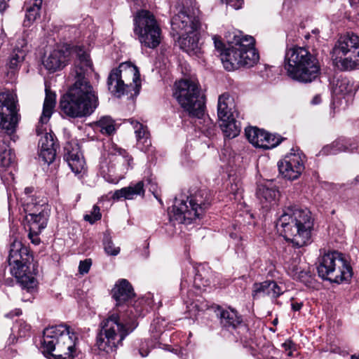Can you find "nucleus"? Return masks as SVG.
Here are the masks:
<instances>
[{
    "instance_id": "nucleus-1",
    "label": "nucleus",
    "mask_w": 359,
    "mask_h": 359,
    "mask_svg": "<svg viewBox=\"0 0 359 359\" xmlns=\"http://www.w3.org/2000/svg\"><path fill=\"white\" fill-rule=\"evenodd\" d=\"M70 57L75 58L71 73L74 83L60 101L61 111L71 118L90 115L98 106V97L86 74L92 71L88 53L81 46L65 44L52 50L43 60V65L50 72L63 68Z\"/></svg>"
},
{
    "instance_id": "nucleus-2",
    "label": "nucleus",
    "mask_w": 359,
    "mask_h": 359,
    "mask_svg": "<svg viewBox=\"0 0 359 359\" xmlns=\"http://www.w3.org/2000/svg\"><path fill=\"white\" fill-rule=\"evenodd\" d=\"M313 219L306 208L297 205L285 207L276 222V228L294 247L301 248L311 242Z\"/></svg>"
},
{
    "instance_id": "nucleus-3",
    "label": "nucleus",
    "mask_w": 359,
    "mask_h": 359,
    "mask_svg": "<svg viewBox=\"0 0 359 359\" xmlns=\"http://www.w3.org/2000/svg\"><path fill=\"white\" fill-rule=\"evenodd\" d=\"M16 94L6 90L0 93V129L6 134L0 143V172L15 164V154L8 142L12 139L19 120Z\"/></svg>"
},
{
    "instance_id": "nucleus-4",
    "label": "nucleus",
    "mask_w": 359,
    "mask_h": 359,
    "mask_svg": "<svg viewBox=\"0 0 359 359\" xmlns=\"http://www.w3.org/2000/svg\"><path fill=\"white\" fill-rule=\"evenodd\" d=\"M172 29L181 34L178 39L180 47L189 55H197L200 52L199 32L201 27V12L190 2L184 4L171 20Z\"/></svg>"
},
{
    "instance_id": "nucleus-5",
    "label": "nucleus",
    "mask_w": 359,
    "mask_h": 359,
    "mask_svg": "<svg viewBox=\"0 0 359 359\" xmlns=\"http://www.w3.org/2000/svg\"><path fill=\"white\" fill-rule=\"evenodd\" d=\"M77 339L66 325L51 326L43 330L41 348L50 359H73Z\"/></svg>"
},
{
    "instance_id": "nucleus-6",
    "label": "nucleus",
    "mask_w": 359,
    "mask_h": 359,
    "mask_svg": "<svg viewBox=\"0 0 359 359\" xmlns=\"http://www.w3.org/2000/svg\"><path fill=\"white\" fill-rule=\"evenodd\" d=\"M284 68L287 76L293 80L310 83L320 73V65L315 55L306 48L292 46L286 50Z\"/></svg>"
},
{
    "instance_id": "nucleus-7",
    "label": "nucleus",
    "mask_w": 359,
    "mask_h": 359,
    "mask_svg": "<svg viewBox=\"0 0 359 359\" xmlns=\"http://www.w3.org/2000/svg\"><path fill=\"white\" fill-rule=\"evenodd\" d=\"M101 330L97 336L95 346L105 353H111L121 345L123 340L133 331L137 324L128 321L124 316L114 313L100 324Z\"/></svg>"
},
{
    "instance_id": "nucleus-8",
    "label": "nucleus",
    "mask_w": 359,
    "mask_h": 359,
    "mask_svg": "<svg viewBox=\"0 0 359 359\" xmlns=\"http://www.w3.org/2000/svg\"><path fill=\"white\" fill-rule=\"evenodd\" d=\"M33 257L29 250L20 241L14 240L11 244L8 262L11 273L17 279L22 290L32 294L36 291L37 280L30 270Z\"/></svg>"
},
{
    "instance_id": "nucleus-9",
    "label": "nucleus",
    "mask_w": 359,
    "mask_h": 359,
    "mask_svg": "<svg viewBox=\"0 0 359 359\" xmlns=\"http://www.w3.org/2000/svg\"><path fill=\"white\" fill-rule=\"evenodd\" d=\"M229 47L220 53L221 61L227 71L250 67L255 65L259 58L255 48V39L251 36H235V41L231 42Z\"/></svg>"
},
{
    "instance_id": "nucleus-10",
    "label": "nucleus",
    "mask_w": 359,
    "mask_h": 359,
    "mask_svg": "<svg viewBox=\"0 0 359 359\" xmlns=\"http://www.w3.org/2000/svg\"><path fill=\"white\" fill-rule=\"evenodd\" d=\"M140 76L138 68L130 62L121 63L110 72L107 79L108 89L117 97L125 94L137 96L141 87Z\"/></svg>"
},
{
    "instance_id": "nucleus-11",
    "label": "nucleus",
    "mask_w": 359,
    "mask_h": 359,
    "mask_svg": "<svg viewBox=\"0 0 359 359\" xmlns=\"http://www.w3.org/2000/svg\"><path fill=\"white\" fill-rule=\"evenodd\" d=\"M173 96L190 116L202 118L204 114L205 98L201 94L197 81L191 79L176 81Z\"/></svg>"
},
{
    "instance_id": "nucleus-12",
    "label": "nucleus",
    "mask_w": 359,
    "mask_h": 359,
    "mask_svg": "<svg viewBox=\"0 0 359 359\" xmlns=\"http://www.w3.org/2000/svg\"><path fill=\"white\" fill-rule=\"evenodd\" d=\"M211 201V198L205 190H201L190 199L175 198L172 205V213L170 215V220L176 221L180 224H189L199 217L206 210Z\"/></svg>"
},
{
    "instance_id": "nucleus-13",
    "label": "nucleus",
    "mask_w": 359,
    "mask_h": 359,
    "mask_svg": "<svg viewBox=\"0 0 359 359\" xmlns=\"http://www.w3.org/2000/svg\"><path fill=\"white\" fill-rule=\"evenodd\" d=\"M133 32L141 46L157 48L162 39V30L155 16L149 11H139L134 16Z\"/></svg>"
},
{
    "instance_id": "nucleus-14",
    "label": "nucleus",
    "mask_w": 359,
    "mask_h": 359,
    "mask_svg": "<svg viewBox=\"0 0 359 359\" xmlns=\"http://www.w3.org/2000/svg\"><path fill=\"white\" fill-rule=\"evenodd\" d=\"M332 58L334 63L344 70H351L359 66V36L347 33L335 43Z\"/></svg>"
},
{
    "instance_id": "nucleus-15",
    "label": "nucleus",
    "mask_w": 359,
    "mask_h": 359,
    "mask_svg": "<svg viewBox=\"0 0 359 359\" xmlns=\"http://www.w3.org/2000/svg\"><path fill=\"white\" fill-rule=\"evenodd\" d=\"M317 271L323 279L337 283L347 280L352 276L351 267L344 259L341 254L336 251L325 253L321 257Z\"/></svg>"
},
{
    "instance_id": "nucleus-16",
    "label": "nucleus",
    "mask_w": 359,
    "mask_h": 359,
    "mask_svg": "<svg viewBox=\"0 0 359 359\" xmlns=\"http://www.w3.org/2000/svg\"><path fill=\"white\" fill-rule=\"evenodd\" d=\"M133 286L126 279H119L111 290V296L115 301V309L110 313H116L120 316H124L128 321L137 324L135 319L140 316V310L137 306L133 305L135 298Z\"/></svg>"
},
{
    "instance_id": "nucleus-17",
    "label": "nucleus",
    "mask_w": 359,
    "mask_h": 359,
    "mask_svg": "<svg viewBox=\"0 0 359 359\" xmlns=\"http://www.w3.org/2000/svg\"><path fill=\"white\" fill-rule=\"evenodd\" d=\"M332 107L345 109L352 99L355 90L353 84L346 77L339 76L333 80L331 87Z\"/></svg>"
},
{
    "instance_id": "nucleus-18",
    "label": "nucleus",
    "mask_w": 359,
    "mask_h": 359,
    "mask_svg": "<svg viewBox=\"0 0 359 359\" xmlns=\"http://www.w3.org/2000/svg\"><path fill=\"white\" fill-rule=\"evenodd\" d=\"M306 156L299 150L292 149L284 158L278 163L280 173L290 180H297L304 170Z\"/></svg>"
},
{
    "instance_id": "nucleus-19",
    "label": "nucleus",
    "mask_w": 359,
    "mask_h": 359,
    "mask_svg": "<svg viewBox=\"0 0 359 359\" xmlns=\"http://www.w3.org/2000/svg\"><path fill=\"white\" fill-rule=\"evenodd\" d=\"M24 209L27 213L26 220L29 224V238L33 236H38L46 228L48 219V211L43 205L24 204Z\"/></svg>"
},
{
    "instance_id": "nucleus-20",
    "label": "nucleus",
    "mask_w": 359,
    "mask_h": 359,
    "mask_svg": "<svg viewBox=\"0 0 359 359\" xmlns=\"http://www.w3.org/2000/svg\"><path fill=\"white\" fill-rule=\"evenodd\" d=\"M248 141L255 147L264 149H270L278 146L283 140L280 136L267 133L257 127H249L245 130Z\"/></svg>"
},
{
    "instance_id": "nucleus-21",
    "label": "nucleus",
    "mask_w": 359,
    "mask_h": 359,
    "mask_svg": "<svg viewBox=\"0 0 359 359\" xmlns=\"http://www.w3.org/2000/svg\"><path fill=\"white\" fill-rule=\"evenodd\" d=\"M64 158L75 175H80L85 170V161L77 144H69L65 147Z\"/></svg>"
},
{
    "instance_id": "nucleus-22",
    "label": "nucleus",
    "mask_w": 359,
    "mask_h": 359,
    "mask_svg": "<svg viewBox=\"0 0 359 359\" xmlns=\"http://www.w3.org/2000/svg\"><path fill=\"white\" fill-rule=\"evenodd\" d=\"M128 121L134 129L137 147L144 153L149 151L151 147V141L147 127L133 118L128 119Z\"/></svg>"
},
{
    "instance_id": "nucleus-23",
    "label": "nucleus",
    "mask_w": 359,
    "mask_h": 359,
    "mask_svg": "<svg viewBox=\"0 0 359 359\" xmlns=\"http://www.w3.org/2000/svg\"><path fill=\"white\" fill-rule=\"evenodd\" d=\"M283 293L282 288L273 280H266L253 285L252 296L266 295L276 299Z\"/></svg>"
},
{
    "instance_id": "nucleus-24",
    "label": "nucleus",
    "mask_w": 359,
    "mask_h": 359,
    "mask_svg": "<svg viewBox=\"0 0 359 359\" xmlns=\"http://www.w3.org/2000/svg\"><path fill=\"white\" fill-rule=\"evenodd\" d=\"M217 316L219 318L222 326L226 330H234L242 324V319L235 310H224L219 307Z\"/></svg>"
},
{
    "instance_id": "nucleus-25",
    "label": "nucleus",
    "mask_w": 359,
    "mask_h": 359,
    "mask_svg": "<svg viewBox=\"0 0 359 359\" xmlns=\"http://www.w3.org/2000/svg\"><path fill=\"white\" fill-rule=\"evenodd\" d=\"M256 194L260 202L266 207L268 203H275L279 196L278 190L271 182L259 184Z\"/></svg>"
},
{
    "instance_id": "nucleus-26",
    "label": "nucleus",
    "mask_w": 359,
    "mask_h": 359,
    "mask_svg": "<svg viewBox=\"0 0 359 359\" xmlns=\"http://www.w3.org/2000/svg\"><path fill=\"white\" fill-rule=\"evenodd\" d=\"M26 45L27 43L24 39L18 41V45L11 54L8 63V66L11 72L17 71L23 62L27 53Z\"/></svg>"
},
{
    "instance_id": "nucleus-27",
    "label": "nucleus",
    "mask_w": 359,
    "mask_h": 359,
    "mask_svg": "<svg viewBox=\"0 0 359 359\" xmlns=\"http://www.w3.org/2000/svg\"><path fill=\"white\" fill-rule=\"evenodd\" d=\"M144 184L143 181H140L136 184H130L128 187L116 190L113 194L112 198L114 200H118L123 198L126 200H132L137 196H143L144 194Z\"/></svg>"
},
{
    "instance_id": "nucleus-28",
    "label": "nucleus",
    "mask_w": 359,
    "mask_h": 359,
    "mask_svg": "<svg viewBox=\"0 0 359 359\" xmlns=\"http://www.w3.org/2000/svg\"><path fill=\"white\" fill-rule=\"evenodd\" d=\"M234 102L232 97L228 93H223L218 97L217 102V116L218 118H229L233 116Z\"/></svg>"
},
{
    "instance_id": "nucleus-29",
    "label": "nucleus",
    "mask_w": 359,
    "mask_h": 359,
    "mask_svg": "<svg viewBox=\"0 0 359 359\" xmlns=\"http://www.w3.org/2000/svg\"><path fill=\"white\" fill-rule=\"evenodd\" d=\"M43 0H26L25 2V18L23 22L25 27H29L40 17Z\"/></svg>"
},
{
    "instance_id": "nucleus-30",
    "label": "nucleus",
    "mask_w": 359,
    "mask_h": 359,
    "mask_svg": "<svg viewBox=\"0 0 359 359\" xmlns=\"http://www.w3.org/2000/svg\"><path fill=\"white\" fill-rule=\"evenodd\" d=\"M46 97L43 105V111L39 119V123L41 125L48 122L51 117L54 108L55 107L56 95L48 88L46 87Z\"/></svg>"
},
{
    "instance_id": "nucleus-31",
    "label": "nucleus",
    "mask_w": 359,
    "mask_h": 359,
    "mask_svg": "<svg viewBox=\"0 0 359 359\" xmlns=\"http://www.w3.org/2000/svg\"><path fill=\"white\" fill-rule=\"evenodd\" d=\"M220 128L224 135L229 138L237 137L241 132V125L235 118V116L229 118L219 119Z\"/></svg>"
},
{
    "instance_id": "nucleus-32",
    "label": "nucleus",
    "mask_w": 359,
    "mask_h": 359,
    "mask_svg": "<svg viewBox=\"0 0 359 359\" xmlns=\"http://www.w3.org/2000/svg\"><path fill=\"white\" fill-rule=\"evenodd\" d=\"M95 129L99 130L102 134L111 135L115 133V121L109 116H103L95 123Z\"/></svg>"
},
{
    "instance_id": "nucleus-33",
    "label": "nucleus",
    "mask_w": 359,
    "mask_h": 359,
    "mask_svg": "<svg viewBox=\"0 0 359 359\" xmlns=\"http://www.w3.org/2000/svg\"><path fill=\"white\" fill-rule=\"evenodd\" d=\"M346 137H339L329 145L324 147L320 151L321 155H334L339 152L347 151Z\"/></svg>"
},
{
    "instance_id": "nucleus-34",
    "label": "nucleus",
    "mask_w": 359,
    "mask_h": 359,
    "mask_svg": "<svg viewBox=\"0 0 359 359\" xmlns=\"http://www.w3.org/2000/svg\"><path fill=\"white\" fill-rule=\"evenodd\" d=\"M200 130L205 134L206 136H212L215 135L216 126L211 118L204 113L202 118L196 117Z\"/></svg>"
},
{
    "instance_id": "nucleus-35",
    "label": "nucleus",
    "mask_w": 359,
    "mask_h": 359,
    "mask_svg": "<svg viewBox=\"0 0 359 359\" xmlns=\"http://www.w3.org/2000/svg\"><path fill=\"white\" fill-rule=\"evenodd\" d=\"M111 157L114 161L122 163L127 170L132 168L131 163L133 161V158L126 150L116 147L114 149V153L111 154Z\"/></svg>"
},
{
    "instance_id": "nucleus-36",
    "label": "nucleus",
    "mask_w": 359,
    "mask_h": 359,
    "mask_svg": "<svg viewBox=\"0 0 359 359\" xmlns=\"http://www.w3.org/2000/svg\"><path fill=\"white\" fill-rule=\"evenodd\" d=\"M292 273L294 278L299 280L305 285L311 283L312 273L310 271L306 270L302 266H294L292 269Z\"/></svg>"
},
{
    "instance_id": "nucleus-37",
    "label": "nucleus",
    "mask_w": 359,
    "mask_h": 359,
    "mask_svg": "<svg viewBox=\"0 0 359 359\" xmlns=\"http://www.w3.org/2000/svg\"><path fill=\"white\" fill-rule=\"evenodd\" d=\"M39 145L40 149L56 148L54 134L45 133L39 140Z\"/></svg>"
},
{
    "instance_id": "nucleus-38",
    "label": "nucleus",
    "mask_w": 359,
    "mask_h": 359,
    "mask_svg": "<svg viewBox=\"0 0 359 359\" xmlns=\"http://www.w3.org/2000/svg\"><path fill=\"white\" fill-rule=\"evenodd\" d=\"M56 156V148L40 149L39 158L45 163L50 164Z\"/></svg>"
},
{
    "instance_id": "nucleus-39",
    "label": "nucleus",
    "mask_w": 359,
    "mask_h": 359,
    "mask_svg": "<svg viewBox=\"0 0 359 359\" xmlns=\"http://www.w3.org/2000/svg\"><path fill=\"white\" fill-rule=\"evenodd\" d=\"M103 242L104 251L107 255L116 256L120 252V248L115 247L108 236H104Z\"/></svg>"
},
{
    "instance_id": "nucleus-40",
    "label": "nucleus",
    "mask_w": 359,
    "mask_h": 359,
    "mask_svg": "<svg viewBox=\"0 0 359 359\" xmlns=\"http://www.w3.org/2000/svg\"><path fill=\"white\" fill-rule=\"evenodd\" d=\"M102 215L100 213V208L95 205L93 207L92 211L90 214H86L84 215L83 218L86 221L88 222L90 224L95 223L96 221L100 220L101 219Z\"/></svg>"
},
{
    "instance_id": "nucleus-41",
    "label": "nucleus",
    "mask_w": 359,
    "mask_h": 359,
    "mask_svg": "<svg viewBox=\"0 0 359 359\" xmlns=\"http://www.w3.org/2000/svg\"><path fill=\"white\" fill-rule=\"evenodd\" d=\"M31 327L29 325L25 322H19L14 325L13 332H15L17 330L19 337H25L29 332Z\"/></svg>"
},
{
    "instance_id": "nucleus-42",
    "label": "nucleus",
    "mask_w": 359,
    "mask_h": 359,
    "mask_svg": "<svg viewBox=\"0 0 359 359\" xmlns=\"http://www.w3.org/2000/svg\"><path fill=\"white\" fill-rule=\"evenodd\" d=\"M91 264L92 261L90 259H86L85 260L81 261L79 266V271L80 273H87L90 270Z\"/></svg>"
},
{
    "instance_id": "nucleus-43",
    "label": "nucleus",
    "mask_w": 359,
    "mask_h": 359,
    "mask_svg": "<svg viewBox=\"0 0 359 359\" xmlns=\"http://www.w3.org/2000/svg\"><path fill=\"white\" fill-rule=\"evenodd\" d=\"M347 151H353L359 147V142L355 138H346Z\"/></svg>"
},
{
    "instance_id": "nucleus-44",
    "label": "nucleus",
    "mask_w": 359,
    "mask_h": 359,
    "mask_svg": "<svg viewBox=\"0 0 359 359\" xmlns=\"http://www.w3.org/2000/svg\"><path fill=\"white\" fill-rule=\"evenodd\" d=\"M220 1L236 10L241 8L243 4V0H220Z\"/></svg>"
},
{
    "instance_id": "nucleus-45",
    "label": "nucleus",
    "mask_w": 359,
    "mask_h": 359,
    "mask_svg": "<svg viewBox=\"0 0 359 359\" xmlns=\"http://www.w3.org/2000/svg\"><path fill=\"white\" fill-rule=\"evenodd\" d=\"M228 190L229 193L234 196H237L241 194V185L238 183L231 184L230 187L228 188Z\"/></svg>"
},
{
    "instance_id": "nucleus-46",
    "label": "nucleus",
    "mask_w": 359,
    "mask_h": 359,
    "mask_svg": "<svg viewBox=\"0 0 359 359\" xmlns=\"http://www.w3.org/2000/svg\"><path fill=\"white\" fill-rule=\"evenodd\" d=\"M148 184H149V190L153 193L154 196L158 200L159 202L161 203V201L158 198L157 196L156 195V192L157 191V185L155 182H151V180H147Z\"/></svg>"
},
{
    "instance_id": "nucleus-47",
    "label": "nucleus",
    "mask_w": 359,
    "mask_h": 359,
    "mask_svg": "<svg viewBox=\"0 0 359 359\" xmlns=\"http://www.w3.org/2000/svg\"><path fill=\"white\" fill-rule=\"evenodd\" d=\"M294 346L295 344L292 342V340H287L285 341L283 344H282V347L285 350V351H290V350H294Z\"/></svg>"
},
{
    "instance_id": "nucleus-48",
    "label": "nucleus",
    "mask_w": 359,
    "mask_h": 359,
    "mask_svg": "<svg viewBox=\"0 0 359 359\" xmlns=\"http://www.w3.org/2000/svg\"><path fill=\"white\" fill-rule=\"evenodd\" d=\"M213 39H214V43H215V48L218 50H221V53L222 52H224L225 50H223V48H224V44L219 39H217V37L216 36H215L213 37Z\"/></svg>"
},
{
    "instance_id": "nucleus-49",
    "label": "nucleus",
    "mask_w": 359,
    "mask_h": 359,
    "mask_svg": "<svg viewBox=\"0 0 359 359\" xmlns=\"http://www.w3.org/2000/svg\"><path fill=\"white\" fill-rule=\"evenodd\" d=\"M33 191V188L32 187H27L25 189V195L27 196V198L25 199V204H27V203H29V204H31L30 203V198H29V195ZM31 201H32V199H31ZM32 204H34L33 203H32Z\"/></svg>"
},
{
    "instance_id": "nucleus-50",
    "label": "nucleus",
    "mask_w": 359,
    "mask_h": 359,
    "mask_svg": "<svg viewBox=\"0 0 359 359\" xmlns=\"http://www.w3.org/2000/svg\"><path fill=\"white\" fill-rule=\"evenodd\" d=\"M303 306L302 302H292L291 304L292 309L294 311H299Z\"/></svg>"
},
{
    "instance_id": "nucleus-51",
    "label": "nucleus",
    "mask_w": 359,
    "mask_h": 359,
    "mask_svg": "<svg viewBox=\"0 0 359 359\" xmlns=\"http://www.w3.org/2000/svg\"><path fill=\"white\" fill-rule=\"evenodd\" d=\"M321 102V97L320 95H316L313 97V98L311 100L312 104H318L320 103Z\"/></svg>"
},
{
    "instance_id": "nucleus-52",
    "label": "nucleus",
    "mask_w": 359,
    "mask_h": 359,
    "mask_svg": "<svg viewBox=\"0 0 359 359\" xmlns=\"http://www.w3.org/2000/svg\"><path fill=\"white\" fill-rule=\"evenodd\" d=\"M7 4L5 0H0V12H4L6 8Z\"/></svg>"
},
{
    "instance_id": "nucleus-53",
    "label": "nucleus",
    "mask_w": 359,
    "mask_h": 359,
    "mask_svg": "<svg viewBox=\"0 0 359 359\" xmlns=\"http://www.w3.org/2000/svg\"><path fill=\"white\" fill-rule=\"evenodd\" d=\"M139 351H140V354L141 355L142 357H146L149 354V351L148 350L144 351V350H143V348H141Z\"/></svg>"
},
{
    "instance_id": "nucleus-54",
    "label": "nucleus",
    "mask_w": 359,
    "mask_h": 359,
    "mask_svg": "<svg viewBox=\"0 0 359 359\" xmlns=\"http://www.w3.org/2000/svg\"><path fill=\"white\" fill-rule=\"evenodd\" d=\"M32 242L34 244H39V238H38V236H33L32 238H30Z\"/></svg>"
},
{
    "instance_id": "nucleus-55",
    "label": "nucleus",
    "mask_w": 359,
    "mask_h": 359,
    "mask_svg": "<svg viewBox=\"0 0 359 359\" xmlns=\"http://www.w3.org/2000/svg\"><path fill=\"white\" fill-rule=\"evenodd\" d=\"M230 236L231 238H233L234 240L241 239V237L238 236L236 233H231Z\"/></svg>"
},
{
    "instance_id": "nucleus-56",
    "label": "nucleus",
    "mask_w": 359,
    "mask_h": 359,
    "mask_svg": "<svg viewBox=\"0 0 359 359\" xmlns=\"http://www.w3.org/2000/svg\"><path fill=\"white\" fill-rule=\"evenodd\" d=\"M351 6H356L359 4V0H349Z\"/></svg>"
},
{
    "instance_id": "nucleus-57",
    "label": "nucleus",
    "mask_w": 359,
    "mask_h": 359,
    "mask_svg": "<svg viewBox=\"0 0 359 359\" xmlns=\"http://www.w3.org/2000/svg\"><path fill=\"white\" fill-rule=\"evenodd\" d=\"M8 340H9L10 344H14L15 342V336H13V337L11 336L9 337Z\"/></svg>"
},
{
    "instance_id": "nucleus-58",
    "label": "nucleus",
    "mask_w": 359,
    "mask_h": 359,
    "mask_svg": "<svg viewBox=\"0 0 359 359\" xmlns=\"http://www.w3.org/2000/svg\"><path fill=\"white\" fill-rule=\"evenodd\" d=\"M201 278V275L196 274L194 278V283L197 285V281Z\"/></svg>"
},
{
    "instance_id": "nucleus-59",
    "label": "nucleus",
    "mask_w": 359,
    "mask_h": 359,
    "mask_svg": "<svg viewBox=\"0 0 359 359\" xmlns=\"http://www.w3.org/2000/svg\"><path fill=\"white\" fill-rule=\"evenodd\" d=\"M351 359H359V354L358 355H352Z\"/></svg>"
},
{
    "instance_id": "nucleus-60",
    "label": "nucleus",
    "mask_w": 359,
    "mask_h": 359,
    "mask_svg": "<svg viewBox=\"0 0 359 359\" xmlns=\"http://www.w3.org/2000/svg\"><path fill=\"white\" fill-rule=\"evenodd\" d=\"M287 355L289 357H291L292 355V350H290L289 352L287 353Z\"/></svg>"
},
{
    "instance_id": "nucleus-61",
    "label": "nucleus",
    "mask_w": 359,
    "mask_h": 359,
    "mask_svg": "<svg viewBox=\"0 0 359 359\" xmlns=\"http://www.w3.org/2000/svg\"><path fill=\"white\" fill-rule=\"evenodd\" d=\"M277 323H278V319H277V318H276V319H274V320H273V325H276Z\"/></svg>"
},
{
    "instance_id": "nucleus-62",
    "label": "nucleus",
    "mask_w": 359,
    "mask_h": 359,
    "mask_svg": "<svg viewBox=\"0 0 359 359\" xmlns=\"http://www.w3.org/2000/svg\"><path fill=\"white\" fill-rule=\"evenodd\" d=\"M101 169L103 170V172H105V170L104 169V165H103V163H102V165H101Z\"/></svg>"
},
{
    "instance_id": "nucleus-63",
    "label": "nucleus",
    "mask_w": 359,
    "mask_h": 359,
    "mask_svg": "<svg viewBox=\"0 0 359 359\" xmlns=\"http://www.w3.org/2000/svg\"><path fill=\"white\" fill-rule=\"evenodd\" d=\"M22 301H27V300H29L30 299V297H28L27 299H25V297H22Z\"/></svg>"
},
{
    "instance_id": "nucleus-64",
    "label": "nucleus",
    "mask_w": 359,
    "mask_h": 359,
    "mask_svg": "<svg viewBox=\"0 0 359 359\" xmlns=\"http://www.w3.org/2000/svg\"><path fill=\"white\" fill-rule=\"evenodd\" d=\"M269 359H277V358H273V357H271V358H269Z\"/></svg>"
}]
</instances>
